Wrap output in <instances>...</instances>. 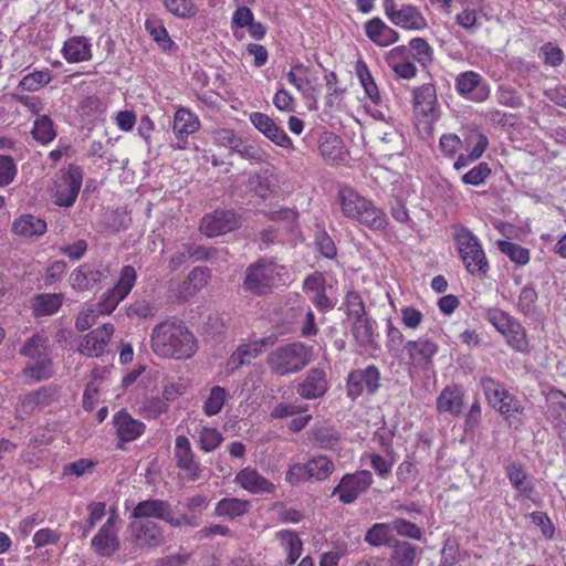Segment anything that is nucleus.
<instances>
[{
    "label": "nucleus",
    "mask_w": 566,
    "mask_h": 566,
    "mask_svg": "<svg viewBox=\"0 0 566 566\" xmlns=\"http://www.w3.org/2000/svg\"><path fill=\"white\" fill-rule=\"evenodd\" d=\"M385 12L390 21L400 28L422 30L427 27L424 17L413 6L406 4L397 10L392 0H385Z\"/></svg>",
    "instance_id": "nucleus-15"
},
{
    "label": "nucleus",
    "mask_w": 566,
    "mask_h": 566,
    "mask_svg": "<svg viewBox=\"0 0 566 566\" xmlns=\"http://www.w3.org/2000/svg\"><path fill=\"white\" fill-rule=\"evenodd\" d=\"M327 388L326 373L322 368H312L297 385L296 392L304 399H316L323 397Z\"/></svg>",
    "instance_id": "nucleus-20"
},
{
    "label": "nucleus",
    "mask_w": 566,
    "mask_h": 566,
    "mask_svg": "<svg viewBox=\"0 0 566 566\" xmlns=\"http://www.w3.org/2000/svg\"><path fill=\"white\" fill-rule=\"evenodd\" d=\"M61 538V533L51 528H41L33 536L35 547H44L46 545H54Z\"/></svg>",
    "instance_id": "nucleus-64"
},
{
    "label": "nucleus",
    "mask_w": 566,
    "mask_h": 566,
    "mask_svg": "<svg viewBox=\"0 0 566 566\" xmlns=\"http://www.w3.org/2000/svg\"><path fill=\"white\" fill-rule=\"evenodd\" d=\"M248 187L259 197L265 199L274 189V185L268 176L258 172L251 174L248 179Z\"/></svg>",
    "instance_id": "nucleus-49"
},
{
    "label": "nucleus",
    "mask_w": 566,
    "mask_h": 566,
    "mask_svg": "<svg viewBox=\"0 0 566 566\" xmlns=\"http://www.w3.org/2000/svg\"><path fill=\"white\" fill-rule=\"evenodd\" d=\"M250 507V502L237 497L222 499L217 503L216 515L233 520L244 515Z\"/></svg>",
    "instance_id": "nucleus-32"
},
{
    "label": "nucleus",
    "mask_w": 566,
    "mask_h": 566,
    "mask_svg": "<svg viewBox=\"0 0 566 566\" xmlns=\"http://www.w3.org/2000/svg\"><path fill=\"white\" fill-rule=\"evenodd\" d=\"M226 389L220 386H214L210 390V395L205 402L203 410L208 416H214L220 412L224 405Z\"/></svg>",
    "instance_id": "nucleus-52"
},
{
    "label": "nucleus",
    "mask_w": 566,
    "mask_h": 566,
    "mask_svg": "<svg viewBox=\"0 0 566 566\" xmlns=\"http://www.w3.org/2000/svg\"><path fill=\"white\" fill-rule=\"evenodd\" d=\"M105 277L106 274L104 271L95 269L88 263H84L72 272L70 280L74 289L86 291L97 283H101Z\"/></svg>",
    "instance_id": "nucleus-24"
},
{
    "label": "nucleus",
    "mask_w": 566,
    "mask_h": 566,
    "mask_svg": "<svg viewBox=\"0 0 566 566\" xmlns=\"http://www.w3.org/2000/svg\"><path fill=\"white\" fill-rule=\"evenodd\" d=\"M437 102L436 87L431 83H427L413 90V106L416 111L423 115L433 112Z\"/></svg>",
    "instance_id": "nucleus-29"
},
{
    "label": "nucleus",
    "mask_w": 566,
    "mask_h": 566,
    "mask_svg": "<svg viewBox=\"0 0 566 566\" xmlns=\"http://www.w3.org/2000/svg\"><path fill=\"white\" fill-rule=\"evenodd\" d=\"M310 479L322 481L327 479L334 470L333 462L324 455L315 457L306 462Z\"/></svg>",
    "instance_id": "nucleus-39"
},
{
    "label": "nucleus",
    "mask_w": 566,
    "mask_h": 566,
    "mask_svg": "<svg viewBox=\"0 0 566 566\" xmlns=\"http://www.w3.org/2000/svg\"><path fill=\"white\" fill-rule=\"evenodd\" d=\"M337 200L345 217L373 230H384L387 227V218L384 211L353 188H340Z\"/></svg>",
    "instance_id": "nucleus-2"
},
{
    "label": "nucleus",
    "mask_w": 566,
    "mask_h": 566,
    "mask_svg": "<svg viewBox=\"0 0 566 566\" xmlns=\"http://www.w3.org/2000/svg\"><path fill=\"white\" fill-rule=\"evenodd\" d=\"M391 531L392 530L390 524L376 523L366 532L365 542L374 547H390V544H392L396 539L390 535Z\"/></svg>",
    "instance_id": "nucleus-35"
},
{
    "label": "nucleus",
    "mask_w": 566,
    "mask_h": 566,
    "mask_svg": "<svg viewBox=\"0 0 566 566\" xmlns=\"http://www.w3.org/2000/svg\"><path fill=\"white\" fill-rule=\"evenodd\" d=\"M83 181V170L80 166L71 164L67 169L61 170L54 187V203L59 207H72L77 198Z\"/></svg>",
    "instance_id": "nucleus-7"
},
{
    "label": "nucleus",
    "mask_w": 566,
    "mask_h": 566,
    "mask_svg": "<svg viewBox=\"0 0 566 566\" xmlns=\"http://www.w3.org/2000/svg\"><path fill=\"white\" fill-rule=\"evenodd\" d=\"M391 530L396 531L400 536L420 541L422 538V530L415 523L405 518H396L390 523Z\"/></svg>",
    "instance_id": "nucleus-53"
},
{
    "label": "nucleus",
    "mask_w": 566,
    "mask_h": 566,
    "mask_svg": "<svg viewBox=\"0 0 566 566\" xmlns=\"http://www.w3.org/2000/svg\"><path fill=\"white\" fill-rule=\"evenodd\" d=\"M61 294H40L35 297V310L41 315H51L62 305Z\"/></svg>",
    "instance_id": "nucleus-46"
},
{
    "label": "nucleus",
    "mask_w": 566,
    "mask_h": 566,
    "mask_svg": "<svg viewBox=\"0 0 566 566\" xmlns=\"http://www.w3.org/2000/svg\"><path fill=\"white\" fill-rule=\"evenodd\" d=\"M48 352L46 339L38 334L28 338L20 349L22 356L29 357L31 360L36 359L43 353Z\"/></svg>",
    "instance_id": "nucleus-48"
},
{
    "label": "nucleus",
    "mask_w": 566,
    "mask_h": 566,
    "mask_svg": "<svg viewBox=\"0 0 566 566\" xmlns=\"http://www.w3.org/2000/svg\"><path fill=\"white\" fill-rule=\"evenodd\" d=\"M410 53L422 66H428L433 61V51L422 38H415L409 42Z\"/></svg>",
    "instance_id": "nucleus-43"
},
{
    "label": "nucleus",
    "mask_w": 566,
    "mask_h": 566,
    "mask_svg": "<svg viewBox=\"0 0 566 566\" xmlns=\"http://www.w3.org/2000/svg\"><path fill=\"white\" fill-rule=\"evenodd\" d=\"M318 149L326 161L338 163L344 159L343 140L334 133H325L321 136Z\"/></svg>",
    "instance_id": "nucleus-27"
},
{
    "label": "nucleus",
    "mask_w": 566,
    "mask_h": 566,
    "mask_svg": "<svg viewBox=\"0 0 566 566\" xmlns=\"http://www.w3.org/2000/svg\"><path fill=\"white\" fill-rule=\"evenodd\" d=\"M458 555L459 544L454 538L448 537L441 551V562L439 566H454L458 560Z\"/></svg>",
    "instance_id": "nucleus-59"
},
{
    "label": "nucleus",
    "mask_w": 566,
    "mask_h": 566,
    "mask_svg": "<svg viewBox=\"0 0 566 566\" xmlns=\"http://www.w3.org/2000/svg\"><path fill=\"white\" fill-rule=\"evenodd\" d=\"M17 176V166L9 155H0V187L10 185Z\"/></svg>",
    "instance_id": "nucleus-57"
},
{
    "label": "nucleus",
    "mask_w": 566,
    "mask_h": 566,
    "mask_svg": "<svg viewBox=\"0 0 566 566\" xmlns=\"http://www.w3.org/2000/svg\"><path fill=\"white\" fill-rule=\"evenodd\" d=\"M51 78V73L49 71H36L25 75L21 80L19 86L24 91L34 92L46 85Z\"/></svg>",
    "instance_id": "nucleus-50"
},
{
    "label": "nucleus",
    "mask_w": 566,
    "mask_h": 566,
    "mask_svg": "<svg viewBox=\"0 0 566 566\" xmlns=\"http://www.w3.org/2000/svg\"><path fill=\"white\" fill-rule=\"evenodd\" d=\"M32 136L41 144H48L55 138L53 122L48 115H42L34 122Z\"/></svg>",
    "instance_id": "nucleus-41"
},
{
    "label": "nucleus",
    "mask_w": 566,
    "mask_h": 566,
    "mask_svg": "<svg viewBox=\"0 0 566 566\" xmlns=\"http://www.w3.org/2000/svg\"><path fill=\"white\" fill-rule=\"evenodd\" d=\"M54 390L49 387H42L35 391L28 394L23 399L25 408L45 407L49 406L54 398Z\"/></svg>",
    "instance_id": "nucleus-45"
},
{
    "label": "nucleus",
    "mask_w": 566,
    "mask_h": 566,
    "mask_svg": "<svg viewBox=\"0 0 566 566\" xmlns=\"http://www.w3.org/2000/svg\"><path fill=\"white\" fill-rule=\"evenodd\" d=\"M537 301V292L532 285L522 289L518 296V310L524 315H532L535 312V303Z\"/></svg>",
    "instance_id": "nucleus-56"
},
{
    "label": "nucleus",
    "mask_w": 566,
    "mask_h": 566,
    "mask_svg": "<svg viewBox=\"0 0 566 566\" xmlns=\"http://www.w3.org/2000/svg\"><path fill=\"white\" fill-rule=\"evenodd\" d=\"M145 29L164 51L171 50L176 46L160 20L155 18L147 19L145 22Z\"/></svg>",
    "instance_id": "nucleus-37"
},
{
    "label": "nucleus",
    "mask_w": 566,
    "mask_h": 566,
    "mask_svg": "<svg viewBox=\"0 0 566 566\" xmlns=\"http://www.w3.org/2000/svg\"><path fill=\"white\" fill-rule=\"evenodd\" d=\"M250 120L259 132H261L275 145L283 148L292 147L291 138L281 127L274 123V120L269 115L254 112L250 115Z\"/></svg>",
    "instance_id": "nucleus-18"
},
{
    "label": "nucleus",
    "mask_w": 566,
    "mask_h": 566,
    "mask_svg": "<svg viewBox=\"0 0 566 566\" xmlns=\"http://www.w3.org/2000/svg\"><path fill=\"white\" fill-rule=\"evenodd\" d=\"M165 8L175 17L189 19L197 14V7L192 0H163Z\"/></svg>",
    "instance_id": "nucleus-44"
},
{
    "label": "nucleus",
    "mask_w": 566,
    "mask_h": 566,
    "mask_svg": "<svg viewBox=\"0 0 566 566\" xmlns=\"http://www.w3.org/2000/svg\"><path fill=\"white\" fill-rule=\"evenodd\" d=\"M223 437L216 428L203 427L199 431V447L205 452H211L222 442Z\"/></svg>",
    "instance_id": "nucleus-47"
},
{
    "label": "nucleus",
    "mask_w": 566,
    "mask_h": 566,
    "mask_svg": "<svg viewBox=\"0 0 566 566\" xmlns=\"http://www.w3.org/2000/svg\"><path fill=\"white\" fill-rule=\"evenodd\" d=\"M78 350L83 355L98 357L104 353L105 346L99 344L98 339L88 333L80 344Z\"/></svg>",
    "instance_id": "nucleus-60"
},
{
    "label": "nucleus",
    "mask_w": 566,
    "mask_h": 566,
    "mask_svg": "<svg viewBox=\"0 0 566 566\" xmlns=\"http://www.w3.org/2000/svg\"><path fill=\"white\" fill-rule=\"evenodd\" d=\"M373 483V475L368 470L345 474L339 484L333 490L332 495L338 494L344 504L354 503Z\"/></svg>",
    "instance_id": "nucleus-12"
},
{
    "label": "nucleus",
    "mask_w": 566,
    "mask_h": 566,
    "mask_svg": "<svg viewBox=\"0 0 566 566\" xmlns=\"http://www.w3.org/2000/svg\"><path fill=\"white\" fill-rule=\"evenodd\" d=\"M313 358V348L301 342H293L276 347L266 357V365L272 374L286 376L304 369Z\"/></svg>",
    "instance_id": "nucleus-3"
},
{
    "label": "nucleus",
    "mask_w": 566,
    "mask_h": 566,
    "mask_svg": "<svg viewBox=\"0 0 566 566\" xmlns=\"http://www.w3.org/2000/svg\"><path fill=\"white\" fill-rule=\"evenodd\" d=\"M481 386L483 388L486 400L493 407H496L499 402H501V398L506 392V390H504L499 382L489 376H485L481 379Z\"/></svg>",
    "instance_id": "nucleus-51"
},
{
    "label": "nucleus",
    "mask_w": 566,
    "mask_h": 566,
    "mask_svg": "<svg viewBox=\"0 0 566 566\" xmlns=\"http://www.w3.org/2000/svg\"><path fill=\"white\" fill-rule=\"evenodd\" d=\"M499 411L505 416L506 418L511 417L513 413H522L524 408L520 403L518 400L515 399L507 391L501 398V402L496 406Z\"/></svg>",
    "instance_id": "nucleus-62"
},
{
    "label": "nucleus",
    "mask_w": 566,
    "mask_h": 566,
    "mask_svg": "<svg viewBox=\"0 0 566 566\" xmlns=\"http://www.w3.org/2000/svg\"><path fill=\"white\" fill-rule=\"evenodd\" d=\"M486 318L505 337L506 343L514 350L520 353L530 352L526 331L518 321L500 308H490Z\"/></svg>",
    "instance_id": "nucleus-5"
},
{
    "label": "nucleus",
    "mask_w": 566,
    "mask_h": 566,
    "mask_svg": "<svg viewBox=\"0 0 566 566\" xmlns=\"http://www.w3.org/2000/svg\"><path fill=\"white\" fill-rule=\"evenodd\" d=\"M506 474L511 484L520 493V495L531 500L536 505L542 503L541 499L536 496L535 486L530 481L528 474L525 471L523 464L517 462L510 463L506 467Z\"/></svg>",
    "instance_id": "nucleus-21"
},
{
    "label": "nucleus",
    "mask_w": 566,
    "mask_h": 566,
    "mask_svg": "<svg viewBox=\"0 0 566 566\" xmlns=\"http://www.w3.org/2000/svg\"><path fill=\"white\" fill-rule=\"evenodd\" d=\"M276 537L287 551L286 564H295L303 551V542L298 537L297 533L290 530H283L276 534Z\"/></svg>",
    "instance_id": "nucleus-33"
},
{
    "label": "nucleus",
    "mask_w": 566,
    "mask_h": 566,
    "mask_svg": "<svg viewBox=\"0 0 566 566\" xmlns=\"http://www.w3.org/2000/svg\"><path fill=\"white\" fill-rule=\"evenodd\" d=\"M491 175V168L486 163H480L478 166L473 167L467 174L463 175L462 181L465 185L479 186L485 181V179Z\"/></svg>",
    "instance_id": "nucleus-58"
},
{
    "label": "nucleus",
    "mask_w": 566,
    "mask_h": 566,
    "mask_svg": "<svg viewBox=\"0 0 566 566\" xmlns=\"http://www.w3.org/2000/svg\"><path fill=\"white\" fill-rule=\"evenodd\" d=\"M136 281V271L132 265H125L120 271V277L115 286L106 291L99 302L96 304L95 311L99 315L111 314L118 303L124 300L130 290L133 289Z\"/></svg>",
    "instance_id": "nucleus-8"
},
{
    "label": "nucleus",
    "mask_w": 566,
    "mask_h": 566,
    "mask_svg": "<svg viewBox=\"0 0 566 566\" xmlns=\"http://www.w3.org/2000/svg\"><path fill=\"white\" fill-rule=\"evenodd\" d=\"M143 409L148 418L157 419L168 410V403L163 398L153 397L144 401Z\"/></svg>",
    "instance_id": "nucleus-61"
},
{
    "label": "nucleus",
    "mask_w": 566,
    "mask_h": 566,
    "mask_svg": "<svg viewBox=\"0 0 566 566\" xmlns=\"http://www.w3.org/2000/svg\"><path fill=\"white\" fill-rule=\"evenodd\" d=\"M91 546L99 556H113L120 547V542L115 531L99 528L92 538Z\"/></svg>",
    "instance_id": "nucleus-25"
},
{
    "label": "nucleus",
    "mask_w": 566,
    "mask_h": 566,
    "mask_svg": "<svg viewBox=\"0 0 566 566\" xmlns=\"http://www.w3.org/2000/svg\"><path fill=\"white\" fill-rule=\"evenodd\" d=\"M462 392L459 388H444L437 399V408L441 412L459 415L462 412Z\"/></svg>",
    "instance_id": "nucleus-30"
},
{
    "label": "nucleus",
    "mask_w": 566,
    "mask_h": 566,
    "mask_svg": "<svg viewBox=\"0 0 566 566\" xmlns=\"http://www.w3.org/2000/svg\"><path fill=\"white\" fill-rule=\"evenodd\" d=\"M23 374L35 380L50 378L52 375V361L49 357V353H43L40 357L32 359L31 363L27 364L23 369Z\"/></svg>",
    "instance_id": "nucleus-34"
},
{
    "label": "nucleus",
    "mask_w": 566,
    "mask_h": 566,
    "mask_svg": "<svg viewBox=\"0 0 566 566\" xmlns=\"http://www.w3.org/2000/svg\"><path fill=\"white\" fill-rule=\"evenodd\" d=\"M130 517L135 520L157 518L161 520L172 527H180L181 521L175 520L174 512L169 502L159 499H148L140 501L130 512Z\"/></svg>",
    "instance_id": "nucleus-13"
},
{
    "label": "nucleus",
    "mask_w": 566,
    "mask_h": 566,
    "mask_svg": "<svg viewBox=\"0 0 566 566\" xmlns=\"http://www.w3.org/2000/svg\"><path fill=\"white\" fill-rule=\"evenodd\" d=\"M531 518L534 524H536L541 531L544 537L551 539L554 536L555 527L552 523L551 518L545 512L536 511L531 513Z\"/></svg>",
    "instance_id": "nucleus-63"
},
{
    "label": "nucleus",
    "mask_w": 566,
    "mask_h": 566,
    "mask_svg": "<svg viewBox=\"0 0 566 566\" xmlns=\"http://www.w3.org/2000/svg\"><path fill=\"white\" fill-rule=\"evenodd\" d=\"M198 118L188 109L180 108L176 112L174 118V133L178 138L187 137L199 129Z\"/></svg>",
    "instance_id": "nucleus-31"
},
{
    "label": "nucleus",
    "mask_w": 566,
    "mask_h": 566,
    "mask_svg": "<svg viewBox=\"0 0 566 566\" xmlns=\"http://www.w3.org/2000/svg\"><path fill=\"white\" fill-rule=\"evenodd\" d=\"M405 348L409 352L411 358L415 357V350L424 359L427 364L431 363L432 357L438 352V345L429 339L409 340Z\"/></svg>",
    "instance_id": "nucleus-42"
},
{
    "label": "nucleus",
    "mask_w": 566,
    "mask_h": 566,
    "mask_svg": "<svg viewBox=\"0 0 566 566\" xmlns=\"http://www.w3.org/2000/svg\"><path fill=\"white\" fill-rule=\"evenodd\" d=\"M496 244L499 250L515 264L522 266L530 262V251L526 248L506 240H499Z\"/></svg>",
    "instance_id": "nucleus-38"
},
{
    "label": "nucleus",
    "mask_w": 566,
    "mask_h": 566,
    "mask_svg": "<svg viewBox=\"0 0 566 566\" xmlns=\"http://www.w3.org/2000/svg\"><path fill=\"white\" fill-rule=\"evenodd\" d=\"M175 460L177 468L186 471L190 481H197L200 478V464L195 460L191 443L186 436L176 437Z\"/></svg>",
    "instance_id": "nucleus-17"
},
{
    "label": "nucleus",
    "mask_w": 566,
    "mask_h": 566,
    "mask_svg": "<svg viewBox=\"0 0 566 566\" xmlns=\"http://www.w3.org/2000/svg\"><path fill=\"white\" fill-rule=\"evenodd\" d=\"M48 230L45 220L30 213L21 214L18 217L11 227L13 234L21 238H39Z\"/></svg>",
    "instance_id": "nucleus-23"
},
{
    "label": "nucleus",
    "mask_w": 566,
    "mask_h": 566,
    "mask_svg": "<svg viewBox=\"0 0 566 566\" xmlns=\"http://www.w3.org/2000/svg\"><path fill=\"white\" fill-rule=\"evenodd\" d=\"M352 333L360 346H373L375 343L373 324L367 316L353 321Z\"/></svg>",
    "instance_id": "nucleus-36"
},
{
    "label": "nucleus",
    "mask_w": 566,
    "mask_h": 566,
    "mask_svg": "<svg viewBox=\"0 0 566 566\" xmlns=\"http://www.w3.org/2000/svg\"><path fill=\"white\" fill-rule=\"evenodd\" d=\"M457 90L461 95H471L472 99L484 101L489 95V88L482 84L481 76L473 72L467 71L458 75Z\"/></svg>",
    "instance_id": "nucleus-22"
},
{
    "label": "nucleus",
    "mask_w": 566,
    "mask_h": 566,
    "mask_svg": "<svg viewBox=\"0 0 566 566\" xmlns=\"http://www.w3.org/2000/svg\"><path fill=\"white\" fill-rule=\"evenodd\" d=\"M345 305L347 315L353 316L354 319L366 316L365 304L358 292L349 291L346 294Z\"/></svg>",
    "instance_id": "nucleus-55"
},
{
    "label": "nucleus",
    "mask_w": 566,
    "mask_h": 566,
    "mask_svg": "<svg viewBox=\"0 0 566 566\" xmlns=\"http://www.w3.org/2000/svg\"><path fill=\"white\" fill-rule=\"evenodd\" d=\"M380 387V373L375 365H369L364 369H355L347 377V396L355 400L363 395L366 389L368 395H374Z\"/></svg>",
    "instance_id": "nucleus-10"
},
{
    "label": "nucleus",
    "mask_w": 566,
    "mask_h": 566,
    "mask_svg": "<svg viewBox=\"0 0 566 566\" xmlns=\"http://www.w3.org/2000/svg\"><path fill=\"white\" fill-rule=\"evenodd\" d=\"M63 54L67 62H81L91 59V43L85 36L69 39L63 46Z\"/></svg>",
    "instance_id": "nucleus-28"
},
{
    "label": "nucleus",
    "mask_w": 566,
    "mask_h": 566,
    "mask_svg": "<svg viewBox=\"0 0 566 566\" xmlns=\"http://www.w3.org/2000/svg\"><path fill=\"white\" fill-rule=\"evenodd\" d=\"M454 241L467 271L479 277L486 276L490 265L476 235L461 227L454 233Z\"/></svg>",
    "instance_id": "nucleus-4"
},
{
    "label": "nucleus",
    "mask_w": 566,
    "mask_h": 566,
    "mask_svg": "<svg viewBox=\"0 0 566 566\" xmlns=\"http://www.w3.org/2000/svg\"><path fill=\"white\" fill-rule=\"evenodd\" d=\"M313 441L321 448H331L339 440V433L331 427H319L313 430Z\"/></svg>",
    "instance_id": "nucleus-54"
},
{
    "label": "nucleus",
    "mask_w": 566,
    "mask_h": 566,
    "mask_svg": "<svg viewBox=\"0 0 566 566\" xmlns=\"http://www.w3.org/2000/svg\"><path fill=\"white\" fill-rule=\"evenodd\" d=\"M129 528L132 542L140 548H155L165 541L164 532L156 522L136 521L129 524Z\"/></svg>",
    "instance_id": "nucleus-16"
},
{
    "label": "nucleus",
    "mask_w": 566,
    "mask_h": 566,
    "mask_svg": "<svg viewBox=\"0 0 566 566\" xmlns=\"http://www.w3.org/2000/svg\"><path fill=\"white\" fill-rule=\"evenodd\" d=\"M234 482L252 494L273 493L275 491V485L251 467L241 469L237 473Z\"/></svg>",
    "instance_id": "nucleus-19"
},
{
    "label": "nucleus",
    "mask_w": 566,
    "mask_h": 566,
    "mask_svg": "<svg viewBox=\"0 0 566 566\" xmlns=\"http://www.w3.org/2000/svg\"><path fill=\"white\" fill-rule=\"evenodd\" d=\"M113 426L117 437L116 449L118 450H125V444L137 440L146 429L145 423L133 418L126 409H122L114 415Z\"/></svg>",
    "instance_id": "nucleus-14"
},
{
    "label": "nucleus",
    "mask_w": 566,
    "mask_h": 566,
    "mask_svg": "<svg viewBox=\"0 0 566 566\" xmlns=\"http://www.w3.org/2000/svg\"><path fill=\"white\" fill-rule=\"evenodd\" d=\"M150 347L161 358L188 359L197 352V339L180 318L170 316L151 331Z\"/></svg>",
    "instance_id": "nucleus-1"
},
{
    "label": "nucleus",
    "mask_w": 566,
    "mask_h": 566,
    "mask_svg": "<svg viewBox=\"0 0 566 566\" xmlns=\"http://www.w3.org/2000/svg\"><path fill=\"white\" fill-rule=\"evenodd\" d=\"M279 340L276 334H271L266 337L251 342L248 344L240 345L241 352L245 356L247 360L259 357L268 347H273Z\"/></svg>",
    "instance_id": "nucleus-40"
},
{
    "label": "nucleus",
    "mask_w": 566,
    "mask_h": 566,
    "mask_svg": "<svg viewBox=\"0 0 566 566\" xmlns=\"http://www.w3.org/2000/svg\"><path fill=\"white\" fill-rule=\"evenodd\" d=\"M240 226L241 218L233 210L217 209L202 218L200 231L209 238H214L232 232Z\"/></svg>",
    "instance_id": "nucleus-11"
},
{
    "label": "nucleus",
    "mask_w": 566,
    "mask_h": 566,
    "mask_svg": "<svg viewBox=\"0 0 566 566\" xmlns=\"http://www.w3.org/2000/svg\"><path fill=\"white\" fill-rule=\"evenodd\" d=\"M390 563L392 566L415 565L419 555L417 546L410 544L409 542L395 539V542L390 544Z\"/></svg>",
    "instance_id": "nucleus-26"
},
{
    "label": "nucleus",
    "mask_w": 566,
    "mask_h": 566,
    "mask_svg": "<svg viewBox=\"0 0 566 566\" xmlns=\"http://www.w3.org/2000/svg\"><path fill=\"white\" fill-rule=\"evenodd\" d=\"M274 283V263L266 259H259L247 268L242 287L253 295L262 296L272 292Z\"/></svg>",
    "instance_id": "nucleus-6"
},
{
    "label": "nucleus",
    "mask_w": 566,
    "mask_h": 566,
    "mask_svg": "<svg viewBox=\"0 0 566 566\" xmlns=\"http://www.w3.org/2000/svg\"><path fill=\"white\" fill-rule=\"evenodd\" d=\"M213 140L217 145L229 147L238 153L242 158L250 159L256 163L265 160V153L253 143L244 140L242 137L234 134L233 130L221 128L213 132Z\"/></svg>",
    "instance_id": "nucleus-9"
}]
</instances>
